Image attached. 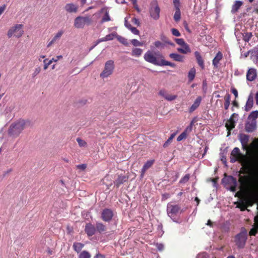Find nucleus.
Wrapping results in <instances>:
<instances>
[{"label": "nucleus", "mask_w": 258, "mask_h": 258, "mask_svg": "<svg viewBox=\"0 0 258 258\" xmlns=\"http://www.w3.org/2000/svg\"><path fill=\"white\" fill-rule=\"evenodd\" d=\"M144 58L146 61L156 66H168L172 68L176 67L175 63L165 60L164 56L159 52L148 50L145 53Z\"/></svg>", "instance_id": "f257e3e1"}, {"label": "nucleus", "mask_w": 258, "mask_h": 258, "mask_svg": "<svg viewBox=\"0 0 258 258\" xmlns=\"http://www.w3.org/2000/svg\"><path fill=\"white\" fill-rule=\"evenodd\" d=\"M230 159V162L232 163L238 161L242 166L244 167L245 169L249 168L247 157L241 153L239 149L237 147H235L231 151Z\"/></svg>", "instance_id": "f03ea898"}, {"label": "nucleus", "mask_w": 258, "mask_h": 258, "mask_svg": "<svg viewBox=\"0 0 258 258\" xmlns=\"http://www.w3.org/2000/svg\"><path fill=\"white\" fill-rule=\"evenodd\" d=\"M26 122L24 120H19L12 124L9 130V134L14 137H18L24 129Z\"/></svg>", "instance_id": "7ed1b4c3"}, {"label": "nucleus", "mask_w": 258, "mask_h": 258, "mask_svg": "<svg viewBox=\"0 0 258 258\" xmlns=\"http://www.w3.org/2000/svg\"><path fill=\"white\" fill-rule=\"evenodd\" d=\"M115 69L114 62L112 60H109L105 62L104 67L100 74L102 79H104L110 76L114 72Z\"/></svg>", "instance_id": "20e7f679"}, {"label": "nucleus", "mask_w": 258, "mask_h": 258, "mask_svg": "<svg viewBox=\"0 0 258 258\" xmlns=\"http://www.w3.org/2000/svg\"><path fill=\"white\" fill-rule=\"evenodd\" d=\"M247 238V231L245 228H243L241 229V232L235 236V242L239 248L244 247Z\"/></svg>", "instance_id": "39448f33"}, {"label": "nucleus", "mask_w": 258, "mask_h": 258, "mask_svg": "<svg viewBox=\"0 0 258 258\" xmlns=\"http://www.w3.org/2000/svg\"><path fill=\"white\" fill-rule=\"evenodd\" d=\"M150 16L154 20H157L160 17V8L157 0H153L150 3L149 9Z\"/></svg>", "instance_id": "423d86ee"}, {"label": "nucleus", "mask_w": 258, "mask_h": 258, "mask_svg": "<svg viewBox=\"0 0 258 258\" xmlns=\"http://www.w3.org/2000/svg\"><path fill=\"white\" fill-rule=\"evenodd\" d=\"M23 27V25L22 24H16L14 27L10 28L7 34L8 37L11 38L14 34L17 38L21 37L24 32L22 30Z\"/></svg>", "instance_id": "0eeeda50"}, {"label": "nucleus", "mask_w": 258, "mask_h": 258, "mask_svg": "<svg viewBox=\"0 0 258 258\" xmlns=\"http://www.w3.org/2000/svg\"><path fill=\"white\" fill-rule=\"evenodd\" d=\"M255 203L257 204L258 209V195L256 194H253L244 199V203L241 204L243 207L241 210H245L247 206H252Z\"/></svg>", "instance_id": "6e6552de"}, {"label": "nucleus", "mask_w": 258, "mask_h": 258, "mask_svg": "<svg viewBox=\"0 0 258 258\" xmlns=\"http://www.w3.org/2000/svg\"><path fill=\"white\" fill-rule=\"evenodd\" d=\"M180 207L178 205L168 204L167 206V212L168 215L173 219L180 213Z\"/></svg>", "instance_id": "1a4fd4ad"}, {"label": "nucleus", "mask_w": 258, "mask_h": 258, "mask_svg": "<svg viewBox=\"0 0 258 258\" xmlns=\"http://www.w3.org/2000/svg\"><path fill=\"white\" fill-rule=\"evenodd\" d=\"M90 19L88 17H77L74 21V26L77 28H82L86 23H89Z\"/></svg>", "instance_id": "9d476101"}, {"label": "nucleus", "mask_w": 258, "mask_h": 258, "mask_svg": "<svg viewBox=\"0 0 258 258\" xmlns=\"http://www.w3.org/2000/svg\"><path fill=\"white\" fill-rule=\"evenodd\" d=\"M113 216V211L108 208H105L101 212V218L105 222H110Z\"/></svg>", "instance_id": "9b49d317"}, {"label": "nucleus", "mask_w": 258, "mask_h": 258, "mask_svg": "<svg viewBox=\"0 0 258 258\" xmlns=\"http://www.w3.org/2000/svg\"><path fill=\"white\" fill-rule=\"evenodd\" d=\"M237 115L236 113H233L226 123L225 126L228 131V135H230V131L235 127V121H234V117Z\"/></svg>", "instance_id": "f8f14e48"}, {"label": "nucleus", "mask_w": 258, "mask_h": 258, "mask_svg": "<svg viewBox=\"0 0 258 258\" xmlns=\"http://www.w3.org/2000/svg\"><path fill=\"white\" fill-rule=\"evenodd\" d=\"M158 94L164 98L167 101H172L177 98V96L169 94L165 89H161L159 91Z\"/></svg>", "instance_id": "ddd939ff"}, {"label": "nucleus", "mask_w": 258, "mask_h": 258, "mask_svg": "<svg viewBox=\"0 0 258 258\" xmlns=\"http://www.w3.org/2000/svg\"><path fill=\"white\" fill-rule=\"evenodd\" d=\"M85 231L89 236H92L96 232L95 226L90 223H87L85 227Z\"/></svg>", "instance_id": "4468645a"}, {"label": "nucleus", "mask_w": 258, "mask_h": 258, "mask_svg": "<svg viewBox=\"0 0 258 258\" xmlns=\"http://www.w3.org/2000/svg\"><path fill=\"white\" fill-rule=\"evenodd\" d=\"M250 177L248 175H239L238 181L242 186H247L249 184Z\"/></svg>", "instance_id": "2eb2a0df"}, {"label": "nucleus", "mask_w": 258, "mask_h": 258, "mask_svg": "<svg viewBox=\"0 0 258 258\" xmlns=\"http://www.w3.org/2000/svg\"><path fill=\"white\" fill-rule=\"evenodd\" d=\"M256 77V72L254 69H249L246 74V79L249 81H253Z\"/></svg>", "instance_id": "dca6fc26"}, {"label": "nucleus", "mask_w": 258, "mask_h": 258, "mask_svg": "<svg viewBox=\"0 0 258 258\" xmlns=\"http://www.w3.org/2000/svg\"><path fill=\"white\" fill-rule=\"evenodd\" d=\"M128 180V176L125 175H120L118 176L117 178L114 181V183L115 185L118 187L121 184L127 181Z\"/></svg>", "instance_id": "f3484780"}, {"label": "nucleus", "mask_w": 258, "mask_h": 258, "mask_svg": "<svg viewBox=\"0 0 258 258\" xmlns=\"http://www.w3.org/2000/svg\"><path fill=\"white\" fill-rule=\"evenodd\" d=\"M154 160H150L147 161L144 165L143 166L142 170H141V176L142 177H143L144 176V174L146 171L147 170H148L149 168H150L154 164Z\"/></svg>", "instance_id": "a211bd4d"}, {"label": "nucleus", "mask_w": 258, "mask_h": 258, "mask_svg": "<svg viewBox=\"0 0 258 258\" xmlns=\"http://www.w3.org/2000/svg\"><path fill=\"white\" fill-rule=\"evenodd\" d=\"M223 58V54L221 52L219 51L216 54L215 57L212 60V64L214 66V68H217L218 67V64L219 61L222 60Z\"/></svg>", "instance_id": "6ab92c4d"}, {"label": "nucleus", "mask_w": 258, "mask_h": 258, "mask_svg": "<svg viewBox=\"0 0 258 258\" xmlns=\"http://www.w3.org/2000/svg\"><path fill=\"white\" fill-rule=\"evenodd\" d=\"M249 140V137L246 135H241L240 137V141L242 146V148L244 150H247V143Z\"/></svg>", "instance_id": "aec40b11"}, {"label": "nucleus", "mask_w": 258, "mask_h": 258, "mask_svg": "<svg viewBox=\"0 0 258 258\" xmlns=\"http://www.w3.org/2000/svg\"><path fill=\"white\" fill-rule=\"evenodd\" d=\"M78 9V7L73 3L67 4L64 7L65 10L68 13H76Z\"/></svg>", "instance_id": "412c9836"}, {"label": "nucleus", "mask_w": 258, "mask_h": 258, "mask_svg": "<svg viewBox=\"0 0 258 258\" xmlns=\"http://www.w3.org/2000/svg\"><path fill=\"white\" fill-rule=\"evenodd\" d=\"M202 101V97L201 96H198L196 100L195 101L194 104L191 106V107L189 108V112L190 113L192 112L195 110H196L198 107L200 106L201 102Z\"/></svg>", "instance_id": "4be33fe9"}, {"label": "nucleus", "mask_w": 258, "mask_h": 258, "mask_svg": "<svg viewBox=\"0 0 258 258\" xmlns=\"http://www.w3.org/2000/svg\"><path fill=\"white\" fill-rule=\"evenodd\" d=\"M96 231H97L99 233H105L106 231V226L101 222H96L95 225Z\"/></svg>", "instance_id": "5701e85b"}, {"label": "nucleus", "mask_w": 258, "mask_h": 258, "mask_svg": "<svg viewBox=\"0 0 258 258\" xmlns=\"http://www.w3.org/2000/svg\"><path fill=\"white\" fill-rule=\"evenodd\" d=\"M62 58V55H58L56 56V59H55L54 58H52L51 60H49L48 62L47 61L48 60L47 59H45L44 60L43 62L44 63V70H46L48 68L49 66L50 65L52 62H56L58 59Z\"/></svg>", "instance_id": "b1692460"}, {"label": "nucleus", "mask_w": 258, "mask_h": 258, "mask_svg": "<svg viewBox=\"0 0 258 258\" xmlns=\"http://www.w3.org/2000/svg\"><path fill=\"white\" fill-rule=\"evenodd\" d=\"M195 54L198 64L200 66L202 69H204L205 68L204 62L200 53L199 52L196 51L195 52Z\"/></svg>", "instance_id": "393cba45"}, {"label": "nucleus", "mask_w": 258, "mask_h": 258, "mask_svg": "<svg viewBox=\"0 0 258 258\" xmlns=\"http://www.w3.org/2000/svg\"><path fill=\"white\" fill-rule=\"evenodd\" d=\"M169 57L175 61L183 62L184 56L177 53H172L169 54Z\"/></svg>", "instance_id": "a878e982"}, {"label": "nucleus", "mask_w": 258, "mask_h": 258, "mask_svg": "<svg viewBox=\"0 0 258 258\" xmlns=\"http://www.w3.org/2000/svg\"><path fill=\"white\" fill-rule=\"evenodd\" d=\"M253 100L252 96H249L246 103L245 105V110L246 111H249L253 106Z\"/></svg>", "instance_id": "bb28decb"}, {"label": "nucleus", "mask_w": 258, "mask_h": 258, "mask_svg": "<svg viewBox=\"0 0 258 258\" xmlns=\"http://www.w3.org/2000/svg\"><path fill=\"white\" fill-rule=\"evenodd\" d=\"M256 128V123L254 122H247L245 125V130L247 132H252Z\"/></svg>", "instance_id": "cd10ccee"}, {"label": "nucleus", "mask_w": 258, "mask_h": 258, "mask_svg": "<svg viewBox=\"0 0 258 258\" xmlns=\"http://www.w3.org/2000/svg\"><path fill=\"white\" fill-rule=\"evenodd\" d=\"M181 47H182L181 48H178L177 49L178 52L183 54H187V53H189L191 52L189 45L187 44H184L183 46H182Z\"/></svg>", "instance_id": "c85d7f7f"}, {"label": "nucleus", "mask_w": 258, "mask_h": 258, "mask_svg": "<svg viewBox=\"0 0 258 258\" xmlns=\"http://www.w3.org/2000/svg\"><path fill=\"white\" fill-rule=\"evenodd\" d=\"M242 5V2L240 1H235L234 4L232 6L231 12L232 13H235L236 12L238 11V10L239 9L240 7Z\"/></svg>", "instance_id": "c756f323"}, {"label": "nucleus", "mask_w": 258, "mask_h": 258, "mask_svg": "<svg viewBox=\"0 0 258 258\" xmlns=\"http://www.w3.org/2000/svg\"><path fill=\"white\" fill-rule=\"evenodd\" d=\"M84 246V244L80 242H74L73 245L74 250L77 253L80 252Z\"/></svg>", "instance_id": "7c9ffc66"}, {"label": "nucleus", "mask_w": 258, "mask_h": 258, "mask_svg": "<svg viewBox=\"0 0 258 258\" xmlns=\"http://www.w3.org/2000/svg\"><path fill=\"white\" fill-rule=\"evenodd\" d=\"M230 95L227 93L224 96V108L227 110L229 107L230 103Z\"/></svg>", "instance_id": "2f4dec72"}, {"label": "nucleus", "mask_w": 258, "mask_h": 258, "mask_svg": "<svg viewBox=\"0 0 258 258\" xmlns=\"http://www.w3.org/2000/svg\"><path fill=\"white\" fill-rule=\"evenodd\" d=\"M143 53V50L141 48H134L132 50V55L136 57L140 56Z\"/></svg>", "instance_id": "473e14b6"}, {"label": "nucleus", "mask_w": 258, "mask_h": 258, "mask_svg": "<svg viewBox=\"0 0 258 258\" xmlns=\"http://www.w3.org/2000/svg\"><path fill=\"white\" fill-rule=\"evenodd\" d=\"M175 12L174 14L173 19L176 22H178L181 19V12L180 10L176 9H175Z\"/></svg>", "instance_id": "72a5a7b5"}, {"label": "nucleus", "mask_w": 258, "mask_h": 258, "mask_svg": "<svg viewBox=\"0 0 258 258\" xmlns=\"http://www.w3.org/2000/svg\"><path fill=\"white\" fill-rule=\"evenodd\" d=\"M252 36V34L251 32H245L242 34V39L245 42H248Z\"/></svg>", "instance_id": "f704fd0d"}, {"label": "nucleus", "mask_w": 258, "mask_h": 258, "mask_svg": "<svg viewBox=\"0 0 258 258\" xmlns=\"http://www.w3.org/2000/svg\"><path fill=\"white\" fill-rule=\"evenodd\" d=\"M116 39L120 43H122L124 45H125L126 46H127L128 45V43L127 42V40L126 38H125L124 37H123L121 36L117 35L116 36Z\"/></svg>", "instance_id": "c9c22d12"}, {"label": "nucleus", "mask_w": 258, "mask_h": 258, "mask_svg": "<svg viewBox=\"0 0 258 258\" xmlns=\"http://www.w3.org/2000/svg\"><path fill=\"white\" fill-rule=\"evenodd\" d=\"M196 75V69L194 68H191L188 72V78L190 81H192Z\"/></svg>", "instance_id": "e433bc0d"}, {"label": "nucleus", "mask_w": 258, "mask_h": 258, "mask_svg": "<svg viewBox=\"0 0 258 258\" xmlns=\"http://www.w3.org/2000/svg\"><path fill=\"white\" fill-rule=\"evenodd\" d=\"M117 34L116 32H113L111 34H109L108 35H107L105 37V39L106 40V41H109V40H112L114 38H116Z\"/></svg>", "instance_id": "4c0bfd02"}, {"label": "nucleus", "mask_w": 258, "mask_h": 258, "mask_svg": "<svg viewBox=\"0 0 258 258\" xmlns=\"http://www.w3.org/2000/svg\"><path fill=\"white\" fill-rule=\"evenodd\" d=\"M91 254L89 252L84 250L80 253L79 255V258H91Z\"/></svg>", "instance_id": "58836bf2"}, {"label": "nucleus", "mask_w": 258, "mask_h": 258, "mask_svg": "<svg viewBox=\"0 0 258 258\" xmlns=\"http://www.w3.org/2000/svg\"><path fill=\"white\" fill-rule=\"evenodd\" d=\"M175 136V134H172L170 136V137L168 138V139L163 144L164 148H166L168 146V145L172 142V140L174 138Z\"/></svg>", "instance_id": "ea45409f"}, {"label": "nucleus", "mask_w": 258, "mask_h": 258, "mask_svg": "<svg viewBox=\"0 0 258 258\" xmlns=\"http://www.w3.org/2000/svg\"><path fill=\"white\" fill-rule=\"evenodd\" d=\"M77 141L80 147H87V143L85 141L81 139L80 138H77Z\"/></svg>", "instance_id": "a19ab883"}, {"label": "nucleus", "mask_w": 258, "mask_h": 258, "mask_svg": "<svg viewBox=\"0 0 258 258\" xmlns=\"http://www.w3.org/2000/svg\"><path fill=\"white\" fill-rule=\"evenodd\" d=\"M258 117V111H252L248 116L249 119H252V120H255Z\"/></svg>", "instance_id": "79ce46f5"}, {"label": "nucleus", "mask_w": 258, "mask_h": 258, "mask_svg": "<svg viewBox=\"0 0 258 258\" xmlns=\"http://www.w3.org/2000/svg\"><path fill=\"white\" fill-rule=\"evenodd\" d=\"M63 31L62 30L58 31L52 38V42H55L57 39L60 38L63 34Z\"/></svg>", "instance_id": "37998d69"}, {"label": "nucleus", "mask_w": 258, "mask_h": 258, "mask_svg": "<svg viewBox=\"0 0 258 258\" xmlns=\"http://www.w3.org/2000/svg\"><path fill=\"white\" fill-rule=\"evenodd\" d=\"M131 43L134 46H142L143 45V42H140L136 39H132L131 40Z\"/></svg>", "instance_id": "c03bdc74"}, {"label": "nucleus", "mask_w": 258, "mask_h": 258, "mask_svg": "<svg viewBox=\"0 0 258 258\" xmlns=\"http://www.w3.org/2000/svg\"><path fill=\"white\" fill-rule=\"evenodd\" d=\"M194 121H192L190 123V124L187 126L186 127V128L185 129V130L184 131V132L185 133V134L187 135V134L189 133L190 132H191L192 130V127H193V125H194Z\"/></svg>", "instance_id": "a18cd8bd"}, {"label": "nucleus", "mask_w": 258, "mask_h": 258, "mask_svg": "<svg viewBox=\"0 0 258 258\" xmlns=\"http://www.w3.org/2000/svg\"><path fill=\"white\" fill-rule=\"evenodd\" d=\"M154 45L156 48H164L165 44L160 41H156L154 42Z\"/></svg>", "instance_id": "49530a36"}, {"label": "nucleus", "mask_w": 258, "mask_h": 258, "mask_svg": "<svg viewBox=\"0 0 258 258\" xmlns=\"http://www.w3.org/2000/svg\"><path fill=\"white\" fill-rule=\"evenodd\" d=\"M175 41L177 44L180 45L181 46L187 44L182 38H176L175 39Z\"/></svg>", "instance_id": "de8ad7c7"}, {"label": "nucleus", "mask_w": 258, "mask_h": 258, "mask_svg": "<svg viewBox=\"0 0 258 258\" xmlns=\"http://www.w3.org/2000/svg\"><path fill=\"white\" fill-rule=\"evenodd\" d=\"M248 164H249V168L247 169H246L244 168V166H242V167L241 168L240 170L239 171L240 174H244L247 173L248 171H249L251 168L250 162L248 160Z\"/></svg>", "instance_id": "09e8293b"}, {"label": "nucleus", "mask_w": 258, "mask_h": 258, "mask_svg": "<svg viewBox=\"0 0 258 258\" xmlns=\"http://www.w3.org/2000/svg\"><path fill=\"white\" fill-rule=\"evenodd\" d=\"M189 179V174H187L184 177L181 178L179 182L181 183L187 182Z\"/></svg>", "instance_id": "8fccbe9b"}, {"label": "nucleus", "mask_w": 258, "mask_h": 258, "mask_svg": "<svg viewBox=\"0 0 258 258\" xmlns=\"http://www.w3.org/2000/svg\"><path fill=\"white\" fill-rule=\"evenodd\" d=\"M186 137L187 135L183 132L177 137V141L178 142L181 141L182 140L186 139Z\"/></svg>", "instance_id": "3c124183"}, {"label": "nucleus", "mask_w": 258, "mask_h": 258, "mask_svg": "<svg viewBox=\"0 0 258 258\" xmlns=\"http://www.w3.org/2000/svg\"><path fill=\"white\" fill-rule=\"evenodd\" d=\"M173 3L175 9H179L180 8V2L179 0H173Z\"/></svg>", "instance_id": "603ef678"}, {"label": "nucleus", "mask_w": 258, "mask_h": 258, "mask_svg": "<svg viewBox=\"0 0 258 258\" xmlns=\"http://www.w3.org/2000/svg\"><path fill=\"white\" fill-rule=\"evenodd\" d=\"M41 71V68L40 67H37L34 70V72L32 74V77H35L37 75H38Z\"/></svg>", "instance_id": "864d4df0"}, {"label": "nucleus", "mask_w": 258, "mask_h": 258, "mask_svg": "<svg viewBox=\"0 0 258 258\" xmlns=\"http://www.w3.org/2000/svg\"><path fill=\"white\" fill-rule=\"evenodd\" d=\"M110 20V17L107 13H106L103 18H102L101 22L102 23L105 22L109 21Z\"/></svg>", "instance_id": "5fc2aeb1"}, {"label": "nucleus", "mask_w": 258, "mask_h": 258, "mask_svg": "<svg viewBox=\"0 0 258 258\" xmlns=\"http://www.w3.org/2000/svg\"><path fill=\"white\" fill-rule=\"evenodd\" d=\"M232 178L233 180V184L234 185L230 187V190H231V191L234 192L236 190V188L237 181H236V180L235 178H233V177H232Z\"/></svg>", "instance_id": "6e6d98bb"}, {"label": "nucleus", "mask_w": 258, "mask_h": 258, "mask_svg": "<svg viewBox=\"0 0 258 258\" xmlns=\"http://www.w3.org/2000/svg\"><path fill=\"white\" fill-rule=\"evenodd\" d=\"M171 32H172V35L178 37V36H180L181 35L180 33L179 32V31L177 29L172 28L171 29Z\"/></svg>", "instance_id": "4d7b16f0"}, {"label": "nucleus", "mask_w": 258, "mask_h": 258, "mask_svg": "<svg viewBox=\"0 0 258 258\" xmlns=\"http://www.w3.org/2000/svg\"><path fill=\"white\" fill-rule=\"evenodd\" d=\"M257 233V229L256 228H253L251 229L249 232V234L250 236H255Z\"/></svg>", "instance_id": "13d9d810"}, {"label": "nucleus", "mask_w": 258, "mask_h": 258, "mask_svg": "<svg viewBox=\"0 0 258 258\" xmlns=\"http://www.w3.org/2000/svg\"><path fill=\"white\" fill-rule=\"evenodd\" d=\"M130 30L133 34H134L135 35H139L140 32L136 27H132V28L130 29Z\"/></svg>", "instance_id": "bf43d9fd"}, {"label": "nucleus", "mask_w": 258, "mask_h": 258, "mask_svg": "<svg viewBox=\"0 0 258 258\" xmlns=\"http://www.w3.org/2000/svg\"><path fill=\"white\" fill-rule=\"evenodd\" d=\"M132 22L137 26H139L140 24L139 20L136 18H133L132 20Z\"/></svg>", "instance_id": "052dcab7"}, {"label": "nucleus", "mask_w": 258, "mask_h": 258, "mask_svg": "<svg viewBox=\"0 0 258 258\" xmlns=\"http://www.w3.org/2000/svg\"><path fill=\"white\" fill-rule=\"evenodd\" d=\"M86 167H87V166L85 164H80V165H78L77 166V168L78 169H81L82 170H85L86 168Z\"/></svg>", "instance_id": "680f3d73"}, {"label": "nucleus", "mask_w": 258, "mask_h": 258, "mask_svg": "<svg viewBox=\"0 0 258 258\" xmlns=\"http://www.w3.org/2000/svg\"><path fill=\"white\" fill-rule=\"evenodd\" d=\"M103 41H106V40L105 39V37H103V38H100V39H98L97 40V42H96V43L95 44V45L93 47H92V48L94 47L95 46H96L99 43H100L101 42H103Z\"/></svg>", "instance_id": "e2e57ef3"}, {"label": "nucleus", "mask_w": 258, "mask_h": 258, "mask_svg": "<svg viewBox=\"0 0 258 258\" xmlns=\"http://www.w3.org/2000/svg\"><path fill=\"white\" fill-rule=\"evenodd\" d=\"M254 222H255V224L254 225V228H256L257 230H258V216H255L254 217Z\"/></svg>", "instance_id": "0e129e2a"}, {"label": "nucleus", "mask_w": 258, "mask_h": 258, "mask_svg": "<svg viewBox=\"0 0 258 258\" xmlns=\"http://www.w3.org/2000/svg\"><path fill=\"white\" fill-rule=\"evenodd\" d=\"M231 92L235 96V98H236L238 97V92L237 90L235 88H233L231 89Z\"/></svg>", "instance_id": "69168bd1"}, {"label": "nucleus", "mask_w": 258, "mask_h": 258, "mask_svg": "<svg viewBox=\"0 0 258 258\" xmlns=\"http://www.w3.org/2000/svg\"><path fill=\"white\" fill-rule=\"evenodd\" d=\"M6 9V5H3V6L0 7V16L3 14V13L5 11Z\"/></svg>", "instance_id": "338daca9"}, {"label": "nucleus", "mask_w": 258, "mask_h": 258, "mask_svg": "<svg viewBox=\"0 0 258 258\" xmlns=\"http://www.w3.org/2000/svg\"><path fill=\"white\" fill-rule=\"evenodd\" d=\"M94 258H105V256L103 254H100V253H97L94 256Z\"/></svg>", "instance_id": "774afa93"}]
</instances>
